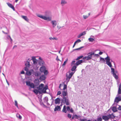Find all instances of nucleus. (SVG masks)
<instances>
[{
	"label": "nucleus",
	"mask_w": 121,
	"mask_h": 121,
	"mask_svg": "<svg viewBox=\"0 0 121 121\" xmlns=\"http://www.w3.org/2000/svg\"><path fill=\"white\" fill-rule=\"evenodd\" d=\"M45 75H47L48 74V71L46 69L43 72Z\"/></svg>",
	"instance_id": "a19ab883"
},
{
	"label": "nucleus",
	"mask_w": 121,
	"mask_h": 121,
	"mask_svg": "<svg viewBox=\"0 0 121 121\" xmlns=\"http://www.w3.org/2000/svg\"><path fill=\"white\" fill-rule=\"evenodd\" d=\"M32 59L33 61H34V60H36L35 57L34 56H33L32 57Z\"/></svg>",
	"instance_id": "5fc2aeb1"
},
{
	"label": "nucleus",
	"mask_w": 121,
	"mask_h": 121,
	"mask_svg": "<svg viewBox=\"0 0 121 121\" xmlns=\"http://www.w3.org/2000/svg\"><path fill=\"white\" fill-rule=\"evenodd\" d=\"M40 64H42V65H43L45 63L43 61H42L40 62Z\"/></svg>",
	"instance_id": "0e129e2a"
},
{
	"label": "nucleus",
	"mask_w": 121,
	"mask_h": 121,
	"mask_svg": "<svg viewBox=\"0 0 121 121\" xmlns=\"http://www.w3.org/2000/svg\"><path fill=\"white\" fill-rule=\"evenodd\" d=\"M81 41V40L80 39H78L76 40L75 42L77 43H78L80 42Z\"/></svg>",
	"instance_id": "3c124183"
},
{
	"label": "nucleus",
	"mask_w": 121,
	"mask_h": 121,
	"mask_svg": "<svg viewBox=\"0 0 121 121\" xmlns=\"http://www.w3.org/2000/svg\"><path fill=\"white\" fill-rule=\"evenodd\" d=\"M119 107L118 108V109L119 110H121V106L119 105Z\"/></svg>",
	"instance_id": "680f3d73"
},
{
	"label": "nucleus",
	"mask_w": 121,
	"mask_h": 121,
	"mask_svg": "<svg viewBox=\"0 0 121 121\" xmlns=\"http://www.w3.org/2000/svg\"><path fill=\"white\" fill-rule=\"evenodd\" d=\"M67 117L69 118L70 119L71 117V115L69 113H68L67 114Z\"/></svg>",
	"instance_id": "de8ad7c7"
},
{
	"label": "nucleus",
	"mask_w": 121,
	"mask_h": 121,
	"mask_svg": "<svg viewBox=\"0 0 121 121\" xmlns=\"http://www.w3.org/2000/svg\"><path fill=\"white\" fill-rule=\"evenodd\" d=\"M35 76L36 77H39L40 76L41 73H40L38 71H36L34 74Z\"/></svg>",
	"instance_id": "f3484780"
},
{
	"label": "nucleus",
	"mask_w": 121,
	"mask_h": 121,
	"mask_svg": "<svg viewBox=\"0 0 121 121\" xmlns=\"http://www.w3.org/2000/svg\"><path fill=\"white\" fill-rule=\"evenodd\" d=\"M51 23L52 24L53 27H54L57 24L55 20L52 21Z\"/></svg>",
	"instance_id": "aec40b11"
},
{
	"label": "nucleus",
	"mask_w": 121,
	"mask_h": 121,
	"mask_svg": "<svg viewBox=\"0 0 121 121\" xmlns=\"http://www.w3.org/2000/svg\"><path fill=\"white\" fill-rule=\"evenodd\" d=\"M33 62L34 64H37V62L36 61V60H34Z\"/></svg>",
	"instance_id": "052dcab7"
},
{
	"label": "nucleus",
	"mask_w": 121,
	"mask_h": 121,
	"mask_svg": "<svg viewBox=\"0 0 121 121\" xmlns=\"http://www.w3.org/2000/svg\"><path fill=\"white\" fill-rule=\"evenodd\" d=\"M61 108L60 106L57 105L56 106L54 109V111H59L60 110Z\"/></svg>",
	"instance_id": "9d476101"
},
{
	"label": "nucleus",
	"mask_w": 121,
	"mask_h": 121,
	"mask_svg": "<svg viewBox=\"0 0 121 121\" xmlns=\"http://www.w3.org/2000/svg\"><path fill=\"white\" fill-rule=\"evenodd\" d=\"M121 100V98L120 96L119 97H117L115 99L114 102H116L117 103L119 101H120Z\"/></svg>",
	"instance_id": "f8f14e48"
},
{
	"label": "nucleus",
	"mask_w": 121,
	"mask_h": 121,
	"mask_svg": "<svg viewBox=\"0 0 121 121\" xmlns=\"http://www.w3.org/2000/svg\"><path fill=\"white\" fill-rule=\"evenodd\" d=\"M25 65L26 66L29 67L30 66L29 61H27L25 63Z\"/></svg>",
	"instance_id": "b1692460"
},
{
	"label": "nucleus",
	"mask_w": 121,
	"mask_h": 121,
	"mask_svg": "<svg viewBox=\"0 0 121 121\" xmlns=\"http://www.w3.org/2000/svg\"><path fill=\"white\" fill-rule=\"evenodd\" d=\"M27 22H28L29 21V19L26 16L22 15L21 16Z\"/></svg>",
	"instance_id": "a211bd4d"
},
{
	"label": "nucleus",
	"mask_w": 121,
	"mask_h": 121,
	"mask_svg": "<svg viewBox=\"0 0 121 121\" xmlns=\"http://www.w3.org/2000/svg\"><path fill=\"white\" fill-rule=\"evenodd\" d=\"M105 59L106 60V64L111 68V72L112 74L116 79H117L118 78V76L116 74L117 73L118 71L117 70L115 71L114 69L113 68H112V66L111 62L110 61V57L107 56L105 58Z\"/></svg>",
	"instance_id": "f257e3e1"
},
{
	"label": "nucleus",
	"mask_w": 121,
	"mask_h": 121,
	"mask_svg": "<svg viewBox=\"0 0 121 121\" xmlns=\"http://www.w3.org/2000/svg\"><path fill=\"white\" fill-rule=\"evenodd\" d=\"M62 94L63 96V97H65V96H67L68 95V93L67 91H63L62 92Z\"/></svg>",
	"instance_id": "4468645a"
},
{
	"label": "nucleus",
	"mask_w": 121,
	"mask_h": 121,
	"mask_svg": "<svg viewBox=\"0 0 121 121\" xmlns=\"http://www.w3.org/2000/svg\"><path fill=\"white\" fill-rule=\"evenodd\" d=\"M61 94V92L60 91H59L58 92L57 95H59Z\"/></svg>",
	"instance_id": "6e6d98bb"
},
{
	"label": "nucleus",
	"mask_w": 121,
	"mask_h": 121,
	"mask_svg": "<svg viewBox=\"0 0 121 121\" xmlns=\"http://www.w3.org/2000/svg\"><path fill=\"white\" fill-rule=\"evenodd\" d=\"M7 4L9 7L11 8L14 11L15 10V9L14 7L11 4L9 3H7Z\"/></svg>",
	"instance_id": "2eb2a0df"
},
{
	"label": "nucleus",
	"mask_w": 121,
	"mask_h": 121,
	"mask_svg": "<svg viewBox=\"0 0 121 121\" xmlns=\"http://www.w3.org/2000/svg\"><path fill=\"white\" fill-rule=\"evenodd\" d=\"M77 66L74 65H73L71 69V70L72 71H74L75 72L76 70V69L77 68Z\"/></svg>",
	"instance_id": "5701e85b"
},
{
	"label": "nucleus",
	"mask_w": 121,
	"mask_h": 121,
	"mask_svg": "<svg viewBox=\"0 0 121 121\" xmlns=\"http://www.w3.org/2000/svg\"><path fill=\"white\" fill-rule=\"evenodd\" d=\"M37 16L45 20H47L48 21H50L51 20V18L49 17L43 16L42 15H38Z\"/></svg>",
	"instance_id": "39448f33"
},
{
	"label": "nucleus",
	"mask_w": 121,
	"mask_h": 121,
	"mask_svg": "<svg viewBox=\"0 0 121 121\" xmlns=\"http://www.w3.org/2000/svg\"><path fill=\"white\" fill-rule=\"evenodd\" d=\"M43 101L44 103H46L48 102V97H45L43 99Z\"/></svg>",
	"instance_id": "393cba45"
},
{
	"label": "nucleus",
	"mask_w": 121,
	"mask_h": 121,
	"mask_svg": "<svg viewBox=\"0 0 121 121\" xmlns=\"http://www.w3.org/2000/svg\"><path fill=\"white\" fill-rule=\"evenodd\" d=\"M61 100L59 98H57L55 100V103L56 104H59L60 103V102Z\"/></svg>",
	"instance_id": "6e6552de"
},
{
	"label": "nucleus",
	"mask_w": 121,
	"mask_h": 121,
	"mask_svg": "<svg viewBox=\"0 0 121 121\" xmlns=\"http://www.w3.org/2000/svg\"><path fill=\"white\" fill-rule=\"evenodd\" d=\"M35 85L33 83H31L29 86H30L31 88H35Z\"/></svg>",
	"instance_id": "c756f323"
},
{
	"label": "nucleus",
	"mask_w": 121,
	"mask_h": 121,
	"mask_svg": "<svg viewBox=\"0 0 121 121\" xmlns=\"http://www.w3.org/2000/svg\"><path fill=\"white\" fill-rule=\"evenodd\" d=\"M74 116L75 117V118L76 119H78V116L76 114H75L74 115Z\"/></svg>",
	"instance_id": "603ef678"
},
{
	"label": "nucleus",
	"mask_w": 121,
	"mask_h": 121,
	"mask_svg": "<svg viewBox=\"0 0 121 121\" xmlns=\"http://www.w3.org/2000/svg\"><path fill=\"white\" fill-rule=\"evenodd\" d=\"M83 18L85 19H86V18H87L88 17L87 16H86V15H83Z\"/></svg>",
	"instance_id": "13d9d810"
},
{
	"label": "nucleus",
	"mask_w": 121,
	"mask_h": 121,
	"mask_svg": "<svg viewBox=\"0 0 121 121\" xmlns=\"http://www.w3.org/2000/svg\"><path fill=\"white\" fill-rule=\"evenodd\" d=\"M70 108L69 106H67L66 108L67 111H69L70 110Z\"/></svg>",
	"instance_id": "864d4df0"
},
{
	"label": "nucleus",
	"mask_w": 121,
	"mask_h": 121,
	"mask_svg": "<svg viewBox=\"0 0 121 121\" xmlns=\"http://www.w3.org/2000/svg\"><path fill=\"white\" fill-rule=\"evenodd\" d=\"M115 116H114L113 113L112 114H109L107 116L105 115L103 116L102 117V118L105 121H108L109 119H113Z\"/></svg>",
	"instance_id": "f03ea898"
},
{
	"label": "nucleus",
	"mask_w": 121,
	"mask_h": 121,
	"mask_svg": "<svg viewBox=\"0 0 121 121\" xmlns=\"http://www.w3.org/2000/svg\"><path fill=\"white\" fill-rule=\"evenodd\" d=\"M94 55V56H96V57H98L99 56V55L98 54H95Z\"/></svg>",
	"instance_id": "bf43d9fd"
},
{
	"label": "nucleus",
	"mask_w": 121,
	"mask_h": 121,
	"mask_svg": "<svg viewBox=\"0 0 121 121\" xmlns=\"http://www.w3.org/2000/svg\"><path fill=\"white\" fill-rule=\"evenodd\" d=\"M21 73L22 74H24L25 73L24 71L23 70H22L21 72Z\"/></svg>",
	"instance_id": "69168bd1"
},
{
	"label": "nucleus",
	"mask_w": 121,
	"mask_h": 121,
	"mask_svg": "<svg viewBox=\"0 0 121 121\" xmlns=\"http://www.w3.org/2000/svg\"><path fill=\"white\" fill-rule=\"evenodd\" d=\"M69 99L67 97H63L61 99V104L63 103L67 105H69Z\"/></svg>",
	"instance_id": "7ed1b4c3"
},
{
	"label": "nucleus",
	"mask_w": 121,
	"mask_h": 121,
	"mask_svg": "<svg viewBox=\"0 0 121 121\" xmlns=\"http://www.w3.org/2000/svg\"><path fill=\"white\" fill-rule=\"evenodd\" d=\"M28 67L26 66L25 67V70L26 71V72L28 71Z\"/></svg>",
	"instance_id": "8fccbe9b"
},
{
	"label": "nucleus",
	"mask_w": 121,
	"mask_h": 121,
	"mask_svg": "<svg viewBox=\"0 0 121 121\" xmlns=\"http://www.w3.org/2000/svg\"><path fill=\"white\" fill-rule=\"evenodd\" d=\"M26 85L27 86H29L31 83L30 81H28L26 82Z\"/></svg>",
	"instance_id": "2f4dec72"
},
{
	"label": "nucleus",
	"mask_w": 121,
	"mask_h": 121,
	"mask_svg": "<svg viewBox=\"0 0 121 121\" xmlns=\"http://www.w3.org/2000/svg\"><path fill=\"white\" fill-rule=\"evenodd\" d=\"M70 112H71L72 113H73V110L72 108H71L70 109Z\"/></svg>",
	"instance_id": "4d7b16f0"
},
{
	"label": "nucleus",
	"mask_w": 121,
	"mask_h": 121,
	"mask_svg": "<svg viewBox=\"0 0 121 121\" xmlns=\"http://www.w3.org/2000/svg\"><path fill=\"white\" fill-rule=\"evenodd\" d=\"M67 88V85L65 84H64V88L63 89L64 90H65Z\"/></svg>",
	"instance_id": "a18cd8bd"
},
{
	"label": "nucleus",
	"mask_w": 121,
	"mask_h": 121,
	"mask_svg": "<svg viewBox=\"0 0 121 121\" xmlns=\"http://www.w3.org/2000/svg\"><path fill=\"white\" fill-rule=\"evenodd\" d=\"M67 3V2L64 0H62L61 4L62 5H64L65 4Z\"/></svg>",
	"instance_id": "bb28decb"
},
{
	"label": "nucleus",
	"mask_w": 121,
	"mask_h": 121,
	"mask_svg": "<svg viewBox=\"0 0 121 121\" xmlns=\"http://www.w3.org/2000/svg\"><path fill=\"white\" fill-rule=\"evenodd\" d=\"M7 39H10V42L11 43H12V39H11V37L9 35H8L7 36Z\"/></svg>",
	"instance_id": "4c0bfd02"
},
{
	"label": "nucleus",
	"mask_w": 121,
	"mask_h": 121,
	"mask_svg": "<svg viewBox=\"0 0 121 121\" xmlns=\"http://www.w3.org/2000/svg\"><path fill=\"white\" fill-rule=\"evenodd\" d=\"M48 89V86L47 85L45 86L43 88V91L46 90Z\"/></svg>",
	"instance_id": "ea45409f"
},
{
	"label": "nucleus",
	"mask_w": 121,
	"mask_h": 121,
	"mask_svg": "<svg viewBox=\"0 0 121 121\" xmlns=\"http://www.w3.org/2000/svg\"><path fill=\"white\" fill-rule=\"evenodd\" d=\"M116 106H113L112 108V110L113 112H115L117 111Z\"/></svg>",
	"instance_id": "412c9836"
},
{
	"label": "nucleus",
	"mask_w": 121,
	"mask_h": 121,
	"mask_svg": "<svg viewBox=\"0 0 121 121\" xmlns=\"http://www.w3.org/2000/svg\"><path fill=\"white\" fill-rule=\"evenodd\" d=\"M80 64V62H79V60L77 61V62L75 64H76V65L77 66L78 65H79Z\"/></svg>",
	"instance_id": "c03bdc74"
},
{
	"label": "nucleus",
	"mask_w": 121,
	"mask_h": 121,
	"mask_svg": "<svg viewBox=\"0 0 121 121\" xmlns=\"http://www.w3.org/2000/svg\"><path fill=\"white\" fill-rule=\"evenodd\" d=\"M88 40L89 42H93L94 40V39L93 38H90L88 39Z\"/></svg>",
	"instance_id": "e433bc0d"
},
{
	"label": "nucleus",
	"mask_w": 121,
	"mask_h": 121,
	"mask_svg": "<svg viewBox=\"0 0 121 121\" xmlns=\"http://www.w3.org/2000/svg\"><path fill=\"white\" fill-rule=\"evenodd\" d=\"M36 94H37L39 93V94H41V91H39L37 89H35L33 91Z\"/></svg>",
	"instance_id": "4be33fe9"
},
{
	"label": "nucleus",
	"mask_w": 121,
	"mask_h": 121,
	"mask_svg": "<svg viewBox=\"0 0 121 121\" xmlns=\"http://www.w3.org/2000/svg\"><path fill=\"white\" fill-rule=\"evenodd\" d=\"M2 32L4 34H8V32H5L3 31H2Z\"/></svg>",
	"instance_id": "338daca9"
},
{
	"label": "nucleus",
	"mask_w": 121,
	"mask_h": 121,
	"mask_svg": "<svg viewBox=\"0 0 121 121\" xmlns=\"http://www.w3.org/2000/svg\"><path fill=\"white\" fill-rule=\"evenodd\" d=\"M83 57V56L82 55L81 56L78 57L76 59V60H78L81 58H82Z\"/></svg>",
	"instance_id": "58836bf2"
},
{
	"label": "nucleus",
	"mask_w": 121,
	"mask_h": 121,
	"mask_svg": "<svg viewBox=\"0 0 121 121\" xmlns=\"http://www.w3.org/2000/svg\"><path fill=\"white\" fill-rule=\"evenodd\" d=\"M94 54V52H90L88 53L87 55H88V56L90 58V59H92V55Z\"/></svg>",
	"instance_id": "0eeeda50"
},
{
	"label": "nucleus",
	"mask_w": 121,
	"mask_h": 121,
	"mask_svg": "<svg viewBox=\"0 0 121 121\" xmlns=\"http://www.w3.org/2000/svg\"><path fill=\"white\" fill-rule=\"evenodd\" d=\"M79 62H80V64L82 62L83 60H79Z\"/></svg>",
	"instance_id": "774afa93"
},
{
	"label": "nucleus",
	"mask_w": 121,
	"mask_h": 121,
	"mask_svg": "<svg viewBox=\"0 0 121 121\" xmlns=\"http://www.w3.org/2000/svg\"><path fill=\"white\" fill-rule=\"evenodd\" d=\"M97 121H102V118L101 117H98L97 119Z\"/></svg>",
	"instance_id": "79ce46f5"
},
{
	"label": "nucleus",
	"mask_w": 121,
	"mask_h": 121,
	"mask_svg": "<svg viewBox=\"0 0 121 121\" xmlns=\"http://www.w3.org/2000/svg\"><path fill=\"white\" fill-rule=\"evenodd\" d=\"M66 106L65 105H64V106L63 110H62V112H65V113H66L67 112V111L66 110Z\"/></svg>",
	"instance_id": "cd10ccee"
},
{
	"label": "nucleus",
	"mask_w": 121,
	"mask_h": 121,
	"mask_svg": "<svg viewBox=\"0 0 121 121\" xmlns=\"http://www.w3.org/2000/svg\"><path fill=\"white\" fill-rule=\"evenodd\" d=\"M68 59H67L64 62L63 64L62 65V66H64L66 64V62H67L68 61Z\"/></svg>",
	"instance_id": "37998d69"
},
{
	"label": "nucleus",
	"mask_w": 121,
	"mask_h": 121,
	"mask_svg": "<svg viewBox=\"0 0 121 121\" xmlns=\"http://www.w3.org/2000/svg\"><path fill=\"white\" fill-rule=\"evenodd\" d=\"M79 120L80 121H86L87 120L86 118H84V119H79Z\"/></svg>",
	"instance_id": "09e8293b"
},
{
	"label": "nucleus",
	"mask_w": 121,
	"mask_h": 121,
	"mask_svg": "<svg viewBox=\"0 0 121 121\" xmlns=\"http://www.w3.org/2000/svg\"><path fill=\"white\" fill-rule=\"evenodd\" d=\"M100 60L99 61L100 62L102 63H105V59L103 58H102L100 56Z\"/></svg>",
	"instance_id": "6ab92c4d"
},
{
	"label": "nucleus",
	"mask_w": 121,
	"mask_h": 121,
	"mask_svg": "<svg viewBox=\"0 0 121 121\" xmlns=\"http://www.w3.org/2000/svg\"><path fill=\"white\" fill-rule=\"evenodd\" d=\"M39 70L41 72H43L46 70V68L45 66H42L40 67Z\"/></svg>",
	"instance_id": "ddd939ff"
},
{
	"label": "nucleus",
	"mask_w": 121,
	"mask_h": 121,
	"mask_svg": "<svg viewBox=\"0 0 121 121\" xmlns=\"http://www.w3.org/2000/svg\"><path fill=\"white\" fill-rule=\"evenodd\" d=\"M75 72H71L70 73H69L68 75H68L67 73L66 74V81L67 82H68L70 78H71L72 76L74 73Z\"/></svg>",
	"instance_id": "20e7f679"
},
{
	"label": "nucleus",
	"mask_w": 121,
	"mask_h": 121,
	"mask_svg": "<svg viewBox=\"0 0 121 121\" xmlns=\"http://www.w3.org/2000/svg\"><path fill=\"white\" fill-rule=\"evenodd\" d=\"M26 75L28 76H30L31 74V72L30 71H29L26 72Z\"/></svg>",
	"instance_id": "c85d7f7f"
},
{
	"label": "nucleus",
	"mask_w": 121,
	"mask_h": 121,
	"mask_svg": "<svg viewBox=\"0 0 121 121\" xmlns=\"http://www.w3.org/2000/svg\"><path fill=\"white\" fill-rule=\"evenodd\" d=\"M44 86V85L43 84H41L38 87H37V88L38 89V90L39 91H40L42 92L43 91V88Z\"/></svg>",
	"instance_id": "423d86ee"
},
{
	"label": "nucleus",
	"mask_w": 121,
	"mask_h": 121,
	"mask_svg": "<svg viewBox=\"0 0 121 121\" xmlns=\"http://www.w3.org/2000/svg\"><path fill=\"white\" fill-rule=\"evenodd\" d=\"M75 60H73L71 62V66H73V65H76V64H75Z\"/></svg>",
	"instance_id": "c9c22d12"
},
{
	"label": "nucleus",
	"mask_w": 121,
	"mask_h": 121,
	"mask_svg": "<svg viewBox=\"0 0 121 121\" xmlns=\"http://www.w3.org/2000/svg\"><path fill=\"white\" fill-rule=\"evenodd\" d=\"M40 104L41 105H43L45 107H47L45 104H44L42 102V100H41L40 101Z\"/></svg>",
	"instance_id": "7c9ffc66"
},
{
	"label": "nucleus",
	"mask_w": 121,
	"mask_h": 121,
	"mask_svg": "<svg viewBox=\"0 0 121 121\" xmlns=\"http://www.w3.org/2000/svg\"><path fill=\"white\" fill-rule=\"evenodd\" d=\"M86 60H91L90 58H89L88 56H86Z\"/></svg>",
	"instance_id": "e2e57ef3"
},
{
	"label": "nucleus",
	"mask_w": 121,
	"mask_h": 121,
	"mask_svg": "<svg viewBox=\"0 0 121 121\" xmlns=\"http://www.w3.org/2000/svg\"><path fill=\"white\" fill-rule=\"evenodd\" d=\"M46 77L44 75L41 76L39 78V79L41 81L44 80L46 78Z\"/></svg>",
	"instance_id": "9b49d317"
},
{
	"label": "nucleus",
	"mask_w": 121,
	"mask_h": 121,
	"mask_svg": "<svg viewBox=\"0 0 121 121\" xmlns=\"http://www.w3.org/2000/svg\"><path fill=\"white\" fill-rule=\"evenodd\" d=\"M49 39L50 40H52H52H57L58 39V38H57L56 37H53V38H52V37H50L49 38Z\"/></svg>",
	"instance_id": "473e14b6"
},
{
	"label": "nucleus",
	"mask_w": 121,
	"mask_h": 121,
	"mask_svg": "<svg viewBox=\"0 0 121 121\" xmlns=\"http://www.w3.org/2000/svg\"><path fill=\"white\" fill-rule=\"evenodd\" d=\"M15 106H16V107L18 109H19V107H18V103H17V102L16 100H15Z\"/></svg>",
	"instance_id": "72a5a7b5"
},
{
	"label": "nucleus",
	"mask_w": 121,
	"mask_h": 121,
	"mask_svg": "<svg viewBox=\"0 0 121 121\" xmlns=\"http://www.w3.org/2000/svg\"><path fill=\"white\" fill-rule=\"evenodd\" d=\"M86 34V33L85 31H83L82 33L78 35V36L77 37L78 38H79L82 35H85Z\"/></svg>",
	"instance_id": "dca6fc26"
},
{
	"label": "nucleus",
	"mask_w": 121,
	"mask_h": 121,
	"mask_svg": "<svg viewBox=\"0 0 121 121\" xmlns=\"http://www.w3.org/2000/svg\"><path fill=\"white\" fill-rule=\"evenodd\" d=\"M84 47L82 46V47H81L80 48H79L76 49H74L73 50V51H76V50H80V49H81L82 48H83Z\"/></svg>",
	"instance_id": "f704fd0d"
},
{
	"label": "nucleus",
	"mask_w": 121,
	"mask_h": 121,
	"mask_svg": "<svg viewBox=\"0 0 121 121\" xmlns=\"http://www.w3.org/2000/svg\"><path fill=\"white\" fill-rule=\"evenodd\" d=\"M34 82L35 85L36 86H38L39 83V81L38 79H35L34 81Z\"/></svg>",
	"instance_id": "1a4fd4ad"
},
{
	"label": "nucleus",
	"mask_w": 121,
	"mask_h": 121,
	"mask_svg": "<svg viewBox=\"0 0 121 121\" xmlns=\"http://www.w3.org/2000/svg\"><path fill=\"white\" fill-rule=\"evenodd\" d=\"M17 117L20 119H21L22 118V117L19 114L17 115Z\"/></svg>",
	"instance_id": "49530a36"
},
{
	"label": "nucleus",
	"mask_w": 121,
	"mask_h": 121,
	"mask_svg": "<svg viewBox=\"0 0 121 121\" xmlns=\"http://www.w3.org/2000/svg\"><path fill=\"white\" fill-rule=\"evenodd\" d=\"M118 94H121V84L119 85V88L118 90Z\"/></svg>",
	"instance_id": "a878e982"
}]
</instances>
